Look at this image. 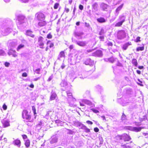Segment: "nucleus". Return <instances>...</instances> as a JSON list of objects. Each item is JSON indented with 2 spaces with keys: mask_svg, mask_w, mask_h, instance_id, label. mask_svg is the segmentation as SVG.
I'll list each match as a JSON object with an SVG mask.
<instances>
[{
  "mask_svg": "<svg viewBox=\"0 0 148 148\" xmlns=\"http://www.w3.org/2000/svg\"><path fill=\"white\" fill-rule=\"evenodd\" d=\"M79 8L80 10H82L83 9V6L82 5H80L79 6Z\"/></svg>",
  "mask_w": 148,
  "mask_h": 148,
  "instance_id": "obj_64",
  "label": "nucleus"
},
{
  "mask_svg": "<svg viewBox=\"0 0 148 148\" xmlns=\"http://www.w3.org/2000/svg\"><path fill=\"white\" fill-rule=\"evenodd\" d=\"M21 3H29L30 0H18Z\"/></svg>",
  "mask_w": 148,
  "mask_h": 148,
  "instance_id": "obj_40",
  "label": "nucleus"
},
{
  "mask_svg": "<svg viewBox=\"0 0 148 148\" xmlns=\"http://www.w3.org/2000/svg\"><path fill=\"white\" fill-rule=\"evenodd\" d=\"M95 66H94V69L92 70H91V71H89L88 72H86L85 73V74L87 75L88 74V73L89 72H90V73H92V72H93L95 70Z\"/></svg>",
  "mask_w": 148,
  "mask_h": 148,
  "instance_id": "obj_52",
  "label": "nucleus"
},
{
  "mask_svg": "<svg viewBox=\"0 0 148 148\" xmlns=\"http://www.w3.org/2000/svg\"><path fill=\"white\" fill-rule=\"evenodd\" d=\"M98 4L97 2H95L92 5V10H94L95 11H96L98 10Z\"/></svg>",
  "mask_w": 148,
  "mask_h": 148,
  "instance_id": "obj_21",
  "label": "nucleus"
},
{
  "mask_svg": "<svg viewBox=\"0 0 148 148\" xmlns=\"http://www.w3.org/2000/svg\"><path fill=\"white\" fill-rule=\"evenodd\" d=\"M35 17L38 21L45 20V15L42 13L38 12L35 14Z\"/></svg>",
  "mask_w": 148,
  "mask_h": 148,
  "instance_id": "obj_8",
  "label": "nucleus"
},
{
  "mask_svg": "<svg viewBox=\"0 0 148 148\" xmlns=\"http://www.w3.org/2000/svg\"><path fill=\"white\" fill-rule=\"evenodd\" d=\"M52 37V35L50 34H49L47 35V38H51Z\"/></svg>",
  "mask_w": 148,
  "mask_h": 148,
  "instance_id": "obj_58",
  "label": "nucleus"
},
{
  "mask_svg": "<svg viewBox=\"0 0 148 148\" xmlns=\"http://www.w3.org/2000/svg\"><path fill=\"white\" fill-rule=\"evenodd\" d=\"M22 116L24 121L26 122H32L33 121L31 119V116L27 110H24L22 112Z\"/></svg>",
  "mask_w": 148,
  "mask_h": 148,
  "instance_id": "obj_1",
  "label": "nucleus"
},
{
  "mask_svg": "<svg viewBox=\"0 0 148 148\" xmlns=\"http://www.w3.org/2000/svg\"><path fill=\"white\" fill-rule=\"evenodd\" d=\"M107 45L108 46H112L113 45V44L112 42H108L107 43Z\"/></svg>",
  "mask_w": 148,
  "mask_h": 148,
  "instance_id": "obj_61",
  "label": "nucleus"
},
{
  "mask_svg": "<svg viewBox=\"0 0 148 148\" xmlns=\"http://www.w3.org/2000/svg\"><path fill=\"white\" fill-rule=\"evenodd\" d=\"M58 140V136L56 135H53L51 138L50 143L51 144L56 143L57 142Z\"/></svg>",
  "mask_w": 148,
  "mask_h": 148,
  "instance_id": "obj_12",
  "label": "nucleus"
},
{
  "mask_svg": "<svg viewBox=\"0 0 148 148\" xmlns=\"http://www.w3.org/2000/svg\"><path fill=\"white\" fill-rule=\"evenodd\" d=\"M82 101L84 103H85L86 104L89 106H91L92 104V103L90 101L86 100H83Z\"/></svg>",
  "mask_w": 148,
  "mask_h": 148,
  "instance_id": "obj_34",
  "label": "nucleus"
},
{
  "mask_svg": "<svg viewBox=\"0 0 148 148\" xmlns=\"http://www.w3.org/2000/svg\"><path fill=\"white\" fill-rule=\"evenodd\" d=\"M91 110L93 111L95 113H98L99 112V111L97 109H96V108H92L90 109Z\"/></svg>",
  "mask_w": 148,
  "mask_h": 148,
  "instance_id": "obj_41",
  "label": "nucleus"
},
{
  "mask_svg": "<svg viewBox=\"0 0 148 148\" xmlns=\"http://www.w3.org/2000/svg\"><path fill=\"white\" fill-rule=\"evenodd\" d=\"M1 32L3 36L8 34L12 31L11 28L7 26H2L1 29Z\"/></svg>",
  "mask_w": 148,
  "mask_h": 148,
  "instance_id": "obj_2",
  "label": "nucleus"
},
{
  "mask_svg": "<svg viewBox=\"0 0 148 148\" xmlns=\"http://www.w3.org/2000/svg\"><path fill=\"white\" fill-rule=\"evenodd\" d=\"M125 128L127 130L132 131H134L135 132H138L140 131L142 128L140 127H133L131 126H127L125 127Z\"/></svg>",
  "mask_w": 148,
  "mask_h": 148,
  "instance_id": "obj_7",
  "label": "nucleus"
},
{
  "mask_svg": "<svg viewBox=\"0 0 148 148\" xmlns=\"http://www.w3.org/2000/svg\"><path fill=\"white\" fill-rule=\"evenodd\" d=\"M43 38L42 37H40L38 40V42L39 46H44V43L43 42Z\"/></svg>",
  "mask_w": 148,
  "mask_h": 148,
  "instance_id": "obj_24",
  "label": "nucleus"
},
{
  "mask_svg": "<svg viewBox=\"0 0 148 148\" xmlns=\"http://www.w3.org/2000/svg\"><path fill=\"white\" fill-rule=\"evenodd\" d=\"M99 130V129L97 127H95L94 129V131L96 132H98Z\"/></svg>",
  "mask_w": 148,
  "mask_h": 148,
  "instance_id": "obj_63",
  "label": "nucleus"
},
{
  "mask_svg": "<svg viewBox=\"0 0 148 148\" xmlns=\"http://www.w3.org/2000/svg\"><path fill=\"white\" fill-rule=\"evenodd\" d=\"M32 110L33 111V112L34 113V114L35 116V118H36V109L35 108V107L34 106L32 107Z\"/></svg>",
  "mask_w": 148,
  "mask_h": 148,
  "instance_id": "obj_39",
  "label": "nucleus"
},
{
  "mask_svg": "<svg viewBox=\"0 0 148 148\" xmlns=\"http://www.w3.org/2000/svg\"><path fill=\"white\" fill-rule=\"evenodd\" d=\"M10 64L9 62H5L4 64V65L6 67H8L9 66Z\"/></svg>",
  "mask_w": 148,
  "mask_h": 148,
  "instance_id": "obj_54",
  "label": "nucleus"
},
{
  "mask_svg": "<svg viewBox=\"0 0 148 148\" xmlns=\"http://www.w3.org/2000/svg\"><path fill=\"white\" fill-rule=\"evenodd\" d=\"M66 94H67L68 96V99H69V98H70V97H72V94L71 93L69 92H66Z\"/></svg>",
  "mask_w": 148,
  "mask_h": 148,
  "instance_id": "obj_49",
  "label": "nucleus"
},
{
  "mask_svg": "<svg viewBox=\"0 0 148 148\" xmlns=\"http://www.w3.org/2000/svg\"><path fill=\"white\" fill-rule=\"evenodd\" d=\"M53 76L52 75H51L49 77V78L47 81H50L53 78Z\"/></svg>",
  "mask_w": 148,
  "mask_h": 148,
  "instance_id": "obj_62",
  "label": "nucleus"
},
{
  "mask_svg": "<svg viewBox=\"0 0 148 148\" xmlns=\"http://www.w3.org/2000/svg\"><path fill=\"white\" fill-rule=\"evenodd\" d=\"M87 77V76H85L83 75H79V77L81 79H84L86 78Z\"/></svg>",
  "mask_w": 148,
  "mask_h": 148,
  "instance_id": "obj_57",
  "label": "nucleus"
},
{
  "mask_svg": "<svg viewBox=\"0 0 148 148\" xmlns=\"http://www.w3.org/2000/svg\"><path fill=\"white\" fill-rule=\"evenodd\" d=\"M130 42H128L124 44L123 46V49L124 50H126L128 46L131 45Z\"/></svg>",
  "mask_w": 148,
  "mask_h": 148,
  "instance_id": "obj_30",
  "label": "nucleus"
},
{
  "mask_svg": "<svg viewBox=\"0 0 148 148\" xmlns=\"http://www.w3.org/2000/svg\"><path fill=\"white\" fill-rule=\"evenodd\" d=\"M119 137L121 140H123L124 141H128L131 139L129 135L126 134L124 133L121 135L119 136Z\"/></svg>",
  "mask_w": 148,
  "mask_h": 148,
  "instance_id": "obj_4",
  "label": "nucleus"
},
{
  "mask_svg": "<svg viewBox=\"0 0 148 148\" xmlns=\"http://www.w3.org/2000/svg\"><path fill=\"white\" fill-rule=\"evenodd\" d=\"M144 49V47H139L137 48L136 49V51H143Z\"/></svg>",
  "mask_w": 148,
  "mask_h": 148,
  "instance_id": "obj_42",
  "label": "nucleus"
},
{
  "mask_svg": "<svg viewBox=\"0 0 148 148\" xmlns=\"http://www.w3.org/2000/svg\"><path fill=\"white\" fill-rule=\"evenodd\" d=\"M104 33V31L103 29H101L100 32L99 33L100 35H102Z\"/></svg>",
  "mask_w": 148,
  "mask_h": 148,
  "instance_id": "obj_48",
  "label": "nucleus"
},
{
  "mask_svg": "<svg viewBox=\"0 0 148 148\" xmlns=\"http://www.w3.org/2000/svg\"><path fill=\"white\" fill-rule=\"evenodd\" d=\"M121 147L122 148H130L131 147L130 145H128V143H126V144H123V143H121Z\"/></svg>",
  "mask_w": 148,
  "mask_h": 148,
  "instance_id": "obj_26",
  "label": "nucleus"
},
{
  "mask_svg": "<svg viewBox=\"0 0 148 148\" xmlns=\"http://www.w3.org/2000/svg\"><path fill=\"white\" fill-rule=\"evenodd\" d=\"M46 22L45 20L39 21L38 23V25L40 27H42L45 26L46 24Z\"/></svg>",
  "mask_w": 148,
  "mask_h": 148,
  "instance_id": "obj_17",
  "label": "nucleus"
},
{
  "mask_svg": "<svg viewBox=\"0 0 148 148\" xmlns=\"http://www.w3.org/2000/svg\"><path fill=\"white\" fill-rule=\"evenodd\" d=\"M108 5L106 4L102 3L100 5V7L103 11H107V8Z\"/></svg>",
  "mask_w": 148,
  "mask_h": 148,
  "instance_id": "obj_20",
  "label": "nucleus"
},
{
  "mask_svg": "<svg viewBox=\"0 0 148 148\" xmlns=\"http://www.w3.org/2000/svg\"><path fill=\"white\" fill-rule=\"evenodd\" d=\"M72 42L75 43L77 45L82 47H84L86 46L87 43L86 41H79L72 38Z\"/></svg>",
  "mask_w": 148,
  "mask_h": 148,
  "instance_id": "obj_3",
  "label": "nucleus"
},
{
  "mask_svg": "<svg viewBox=\"0 0 148 148\" xmlns=\"http://www.w3.org/2000/svg\"><path fill=\"white\" fill-rule=\"evenodd\" d=\"M40 69L39 68L38 69L35 70L34 71V72L35 73H36L37 74H40Z\"/></svg>",
  "mask_w": 148,
  "mask_h": 148,
  "instance_id": "obj_46",
  "label": "nucleus"
},
{
  "mask_svg": "<svg viewBox=\"0 0 148 148\" xmlns=\"http://www.w3.org/2000/svg\"><path fill=\"white\" fill-rule=\"evenodd\" d=\"M17 23L21 24L24 22L25 17L23 16L20 15L17 16Z\"/></svg>",
  "mask_w": 148,
  "mask_h": 148,
  "instance_id": "obj_9",
  "label": "nucleus"
},
{
  "mask_svg": "<svg viewBox=\"0 0 148 148\" xmlns=\"http://www.w3.org/2000/svg\"><path fill=\"white\" fill-rule=\"evenodd\" d=\"M3 126L4 127H6L10 126V121L5 119H3L1 121Z\"/></svg>",
  "mask_w": 148,
  "mask_h": 148,
  "instance_id": "obj_10",
  "label": "nucleus"
},
{
  "mask_svg": "<svg viewBox=\"0 0 148 148\" xmlns=\"http://www.w3.org/2000/svg\"><path fill=\"white\" fill-rule=\"evenodd\" d=\"M96 88L99 91H101L102 90L101 87L99 85L97 86H96Z\"/></svg>",
  "mask_w": 148,
  "mask_h": 148,
  "instance_id": "obj_50",
  "label": "nucleus"
},
{
  "mask_svg": "<svg viewBox=\"0 0 148 148\" xmlns=\"http://www.w3.org/2000/svg\"><path fill=\"white\" fill-rule=\"evenodd\" d=\"M126 116L125 115L124 113H123L121 116V120L122 121H124L126 119Z\"/></svg>",
  "mask_w": 148,
  "mask_h": 148,
  "instance_id": "obj_45",
  "label": "nucleus"
},
{
  "mask_svg": "<svg viewBox=\"0 0 148 148\" xmlns=\"http://www.w3.org/2000/svg\"><path fill=\"white\" fill-rule=\"evenodd\" d=\"M125 16L124 15H121L119 16V21L123 23L125 21Z\"/></svg>",
  "mask_w": 148,
  "mask_h": 148,
  "instance_id": "obj_29",
  "label": "nucleus"
},
{
  "mask_svg": "<svg viewBox=\"0 0 148 148\" xmlns=\"http://www.w3.org/2000/svg\"><path fill=\"white\" fill-rule=\"evenodd\" d=\"M132 63L136 66H137V62L136 60L135 59H133L132 61Z\"/></svg>",
  "mask_w": 148,
  "mask_h": 148,
  "instance_id": "obj_36",
  "label": "nucleus"
},
{
  "mask_svg": "<svg viewBox=\"0 0 148 148\" xmlns=\"http://www.w3.org/2000/svg\"><path fill=\"white\" fill-rule=\"evenodd\" d=\"M75 125L77 127H81L82 128V125H84L79 122H76L74 123Z\"/></svg>",
  "mask_w": 148,
  "mask_h": 148,
  "instance_id": "obj_32",
  "label": "nucleus"
},
{
  "mask_svg": "<svg viewBox=\"0 0 148 148\" xmlns=\"http://www.w3.org/2000/svg\"><path fill=\"white\" fill-rule=\"evenodd\" d=\"M8 46L11 47H14L17 45V43L15 41L10 40L8 41Z\"/></svg>",
  "mask_w": 148,
  "mask_h": 148,
  "instance_id": "obj_15",
  "label": "nucleus"
},
{
  "mask_svg": "<svg viewBox=\"0 0 148 148\" xmlns=\"http://www.w3.org/2000/svg\"><path fill=\"white\" fill-rule=\"evenodd\" d=\"M140 37L138 36V37H137L136 38V40L135 41L136 42H139L140 41Z\"/></svg>",
  "mask_w": 148,
  "mask_h": 148,
  "instance_id": "obj_53",
  "label": "nucleus"
},
{
  "mask_svg": "<svg viewBox=\"0 0 148 148\" xmlns=\"http://www.w3.org/2000/svg\"><path fill=\"white\" fill-rule=\"evenodd\" d=\"M24 47V45L23 44H21L19 45L17 48V51H19L21 49L23 48Z\"/></svg>",
  "mask_w": 148,
  "mask_h": 148,
  "instance_id": "obj_37",
  "label": "nucleus"
},
{
  "mask_svg": "<svg viewBox=\"0 0 148 148\" xmlns=\"http://www.w3.org/2000/svg\"><path fill=\"white\" fill-rule=\"evenodd\" d=\"M65 56V54L64 52L63 51H61L60 52L58 56V60H60V58L64 57Z\"/></svg>",
  "mask_w": 148,
  "mask_h": 148,
  "instance_id": "obj_25",
  "label": "nucleus"
},
{
  "mask_svg": "<svg viewBox=\"0 0 148 148\" xmlns=\"http://www.w3.org/2000/svg\"><path fill=\"white\" fill-rule=\"evenodd\" d=\"M84 63L86 65L92 66L94 65V61L90 59H87L84 62Z\"/></svg>",
  "mask_w": 148,
  "mask_h": 148,
  "instance_id": "obj_13",
  "label": "nucleus"
},
{
  "mask_svg": "<svg viewBox=\"0 0 148 148\" xmlns=\"http://www.w3.org/2000/svg\"><path fill=\"white\" fill-rule=\"evenodd\" d=\"M9 56L12 55L14 57H16L17 56L18 53L12 49H10L8 53Z\"/></svg>",
  "mask_w": 148,
  "mask_h": 148,
  "instance_id": "obj_14",
  "label": "nucleus"
},
{
  "mask_svg": "<svg viewBox=\"0 0 148 148\" xmlns=\"http://www.w3.org/2000/svg\"><path fill=\"white\" fill-rule=\"evenodd\" d=\"M93 50V49L88 50L85 52V53L86 54H88L89 53L92 52Z\"/></svg>",
  "mask_w": 148,
  "mask_h": 148,
  "instance_id": "obj_55",
  "label": "nucleus"
},
{
  "mask_svg": "<svg viewBox=\"0 0 148 148\" xmlns=\"http://www.w3.org/2000/svg\"><path fill=\"white\" fill-rule=\"evenodd\" d=\"M3 110H6L7 109V106L5 104H4L3 106Z\"/></svg>",
  "mask_w": 148,
  "mask_h": 148,
  "instance_id": "obj_56",
  "label": "nucleus"
},
{
  "mask_svg": "<svg viewBox=\"0 0 148 148\" xmlns=\"http://www.w3.org/2000/svg\"><path fill=\"white\" fill-rule=\"evenodd\" d=\"M27 73L25 72L23 73L22 75V76L23 77H27Z\"/></svg>",
  "mask_w": 148,
  "mask_h": 148,
  "instance_id": "obj_59",
  "label": "nucleus"
},
{
  "mask_svg": "<svg viewBox=\"0 0 148 148\" xmlns=\"http://www.w3.org/2000/svg\"><path fill=\"white\" fill-rule=\"evenodd\" d=\"M123 5V4L118 7L116 9V13L115 14V16H118L119 13V12L121 9Z\"/></svg>",
  "mask_w": 148,
  "mask_h": 148,
  "instance_id": "obj_23",
  "label": "nucleus"
},
{
  "mask_svg": "<svg viewBox=\"0 0 148 148\" xmlns=\"http://www.w3.org/2000/svg\"><path fill=\"white\" fill-rule=\"evenodd\" d=\"M116 60V58H114L113 57H111L108 58L104 59V60L106 62H109L111 63H113Z\"/></svg>",
  "mask_w": 148,
  "mask_h": 148,
  "instance_id": "obj_19",
  "label": "nucleus"
},
{
  "mask_svg": "<svg viewBox=\"0 0 148 148\" xmlns=\"http://www.w3.org/2000/svg\"><path fill=\"white\" fill-rule=\"evenodd\" d=\"M97 21L100 23L105 22L106 21L105 19L103 17H100L97 19Z\"/></svg>",
  "mask_w": 148,
  "mask_h": 148,
  "instance_id": "obj_31",
  "label": "nucleus"
},
{
  "mask_svg": "<svg viewBox=\"0 0 148 148\" xmlns=\"http://www.w3.org/2000/svg\"><path fill=\"white\" fill-rule=\"evenodd\" d=\"M50 44L49 47L50 48H51L53 47L54 46V44L53 43L51 42L50 41H48L47 42V45H48L49 44Z\"/></svg>",
  "mask_w": 148,
  "mask_h": 148,
  "instance_id": "obj_38",
  "label": "nucleus"
},
{
  "mask_svg": "<svg viewBox=\"0 0 148 148\" xmlns=\"http://www.w3.org/2000/svg\"><path fill=\"white\" fill-rule=\"evenodd\" d=\"M123 23L121 21L117 23L115 25L116 26L119 27L121 26Z\"/></svg>",
  "mask_w": 148,
  "mask_h": 148,
  "instance_id": "obj_43",
  "label": "nucleus"
},
{
  "mask_svg": "<svg viewBox=\"0 0 148 148\" xmlns=\"http://www.w3.org/2000/svg\"><path fill=\"white\" fill-rule=\"evenodd\" d=\"M59 5V3H56L54 4V9H57Z\"/></svg>",
  "mask_w": 148,
  "mask_h": 148,
  "instance_id": "obj_47",
  "label": "nucleus"
},
{
  "mask_svg": "<svg viewBox=\"0 0 148 148\" xmlns=\"http://www.w3.org/2000/svg\"><path fill=\"white\" fill-rule=\"evenodd\" d=\"M57 96L56 94L53 92L52 91L51 93V95L50 97V100L52 101L54 100Z\"/></svg>",
  "mask_w": 148,
  "mask_h": 148,
  "instance_id": "obj_18",
  "label": "nucleus"
},
{
  "mask_svg": "<svg viewBox=\"0 0 148 148\" xmlns=\"http://www.w3.org/2000/svg\"><path fill=\"white\" fill-rule=\"evenodd\" d=\"M42 121H40L38 123L37 125V127H40L42 125Z\"/></svg>",
  "mask_w": 148,
  "mask_h": 148,
  "instance_id": "obj_51",
  "label": "nucleus"
},
{
  "mask_svg": "<svg viewBox=\"0 0 148 148\" xmlns=\"http://www.w3.org/2000/svg\"><path fill=\"white\" fill-rule=\"evenodd\" d=\"M26 35L32 38H34V35L32 34V32L31 30H27L26 32Z\"/></svg>",
  "mask_w": 148,
  "mask_h": 148,
  "instance_id": "obj_22",
  "label": "nucleus"
},
{
  "mask_svg": "<svg viewBox=\"0 0 148 148\" xmlns=\"http://www.w3.org/2000/svg\"><path fill=\"white\" fill-rule=\"evenodd\" d=\"M83 34V33L82 32H77L75 33V36L76 37H80L82 36Z\"/></svg>",
  "mask_w": 148,
  "mask_h": 148,
  "instance_id": "obj_28",
  "label": "nucleus"
},
{
  "mask_svg": "<svg viewBox=\"0 0 148 148\" xmlns=\"http://www.w3.org/2000/svg\"><path fill=\"white\" fill-rule=\"evenodd\" d=\"M126 37V33L124 30L119 31L117 33V38L120 40L123 39Z\"/></svg>",
  "mask_w": 148,
  "mask_h": 148,
  "instance_id": "obj_5",
  "label": "nucleus"
},
{
  "mask_svg": "<svg viewBox=\"0 0 148 148\" xmlns=\"http://www.w3.org/2000/svg\"><path fill=\"white\" fill-rule=\"evenodd\" d=\"M92 56H95L101 57L102 56V52L101 50H97L93 53Z\"/></svg>",
  "mask_w": 148,
  "mask_h": 148,
  "instance_id": "obj_16",
  "label": "nucleus"
},
{
  "mask_svg": "<svg viewBox=\"0 0 148 148\" xmlns=\"http://www.w3.org/2000/svg\"><path fill=\"white\" fill-rule=\"evenodd\" d=\"M22 136L24 141L28 140L27 138V136L25 134L22 135Z\"/></svg>",
  "mask_w": 148,
  "mask_h": 148,
  "instance_id": "obj_44",
  "label": "nucleus"
},
{
  "mask_svg": "<svg viewBox=\"0 0 148 148\" xmlns=\"http://www.w3.org/2000/svg\"><path fill=\"white\" fill-rule=\"evenodd\" d=\"M85 25L86 27H89L90 26V25L89 23H87L86 22L85 23Z\"/></svg>",
  "mask_w": 148,
  "mask_h": 148,
  "instance_id": "obj_60",
  "label": "nucleus"
},
{
  "mask_svg": "<svg viewBox=\"0 0 148 148\" xmlns=\"http://www.w3.org/2000/svg\"><path fill=\"white\" fill-rule=\"evenodd\" d=\"M12 144L15 146H16L17 147H20L21 145V143L20 140L18 138L14 140L12 142Z\"/></svg>",
  "mask_w": 148,
  "mask_h": 148,
  "instance_id": "obj_11",
  "label": "nucleus"
},
{
  "mask_svg": "<svg viewBox=\"0 0 148 148\" xmlns=\"http://www.w3.org/2000/svg\"><path fill=\"white\" fill-rule=\"evenodd\" d=\"M82 129L84 130L85 132L87 133H88L90 132V130L84 125H82Z\"/></svg>",
  "mask_w": 148,
  "mask_h": 148,
  "instance_id": "obj_35",
  "label": "nucleus"
},
{
  "mask_svg": "<svg viewBox=\"0 0 148 148\" xmlns=\"http://www.w3.org/2000/svg\"><path fill=\"white\" fill-rule=\"evenodd\" d=\"M25 144L27 148H28L30 146V142L29 140H28L25 141Z\"/></svg>",
  "mask_w": 148,
  "mask_h": 148,
  "instance_id": "obj_33",
  "label": "nucleus"
},
{
  "mask_svg": "<svg viewBox=\"0 0 148 148\" xmlns=\"http://www.w3.org/2000/svg\"><path fill=\"white\" fill-rule=\"evenodd\" d=\"M68 102L70 106L75 107L77 106L76 104L75 103L76 101V99L73 97H71L70 98H69L68 99Z\"/></svg>",
  "mask_w": 148,
  "mask_h": 148,
  "instance_id": "obj_6",
  "label": "nucleus"
},
{
  "mask_svg": "<svg viewBox=\"0 0 148 148\" xmlns=\"http://www.w3.org/2000/svg\"><path fill=\"white\" fill-rule=\"evenodd\" d=\"M67 85V82L64 80H62L60 84V85L61 86V87H65V88H66V87Z\"/></svg>",
  "mask_w": 148,
  "mask_h": 148,
  "instance_id": "obj_27",
  "label": "nucleus"
}]
</instances>
